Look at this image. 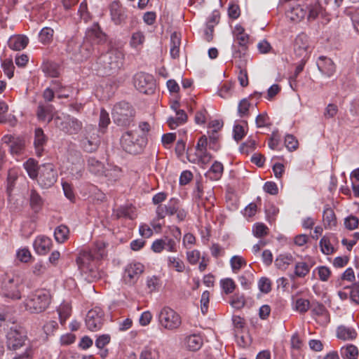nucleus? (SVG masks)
Returning a JSON list of instances; mask_svg holds the SVG:
<instances>
[{"mask_svg": "<svg viewBox=\"0 0 359 359\" xmlns=\"http://www.w3.org/2000/svg\"><path fill=\"white\" fill-rule=\"evenodd\" d=\"M105 39V34L101 31L99 25L94 24L88 29L86 38L83 43L71 39L67 43L66 50L72 55L74 60L82 62L89 58L94 51L92 41L99 43Z\"/></svg>", "mask_w": 359, "mask_h": 359, "instance_id": "f257e3e1", "label": "nucleus"}, {"mask_svg": "<svg viewBox=\"0 0 359 359\" xmlns=\"http://www.w3.org/2000/svg\"><path fill=\"white\" fill-rule=\"evenodd\" d=\"M105 255V244L97 243L95 246L90 250L81 251L76 259L78 268L81 273L87 275L86 278L95 280L100 278L97 271V262Z\"/></svg>", "mask_w": 359, "mask_h": 359, "instance_id": "f03ea898", "label": "nucleus"}, {"mask_svg": "<svg viewBox=\"0 0 359 359\" xmlns=\"http://www.w3.org/2000/svg\"><path fill=\"white\" fill-rule=\"evenodd\" d=\"M124 55L117 48H111L97 60V72L102 76L116 74L123 65Z\"/></svg>", "mask_w": 359, "mask_h": 359, "instance_id": "7ed1b4c3", "label": "nucleus"}, {"mask_svg": "<svg viewBox=\"0 0 359 359\" xmlns=\"http://www.w3.org/2000/svg\"><path fill=\"white\" fill-rule=\"evenodd\" d=\"M120 143L126 152L136 155L143 151L147 140L144 135H140L137 132L128 130L123 133Z\"/></svg>", "mask_w": 359, "mask_h": 359, "instance_id": "20e7f679", "label": "nucleus"}, {"mask_svg": "<svg viewBox=\"0 0 359 359\" xmlns=\"http://www.w3.org/2000/svg\"><path fill=\"white\" fill-rule=\"evenodd\" d=\"M50 303L49 292L45 290H39L30 294L24 302L25 309L32 313H40L44 311Z\"/></svg>", "mask_w": 359, "mask_h": 359, "instance_id": "39448f33", "label": "nucleus"}, {"mask_svg": "<svg viewBox=\"0 0 359 359\" xmlns=\"http://www.w3.org/2000/svg\"><path fill=\"white\" fill-rule=\"evenodd\" d=\"M135 109L126 102H120L116 104L113 108L112 118L118 126L128 127L133 121Z\"/></svg>", "mask_w": 359, "mask_h": 359, "instance_id": "423d86ee", "label": "nucleus"}, {"mask_svg": "<svg viewBox=\"0 0 359 359\" xmlns=\"http://www.w3.org/2000/svg\"><path fill=\"white\" fill-rule=\"evenodd\" d=\"M156 213L158 219H164L166 216L176 215L178 222H182L185 219L187 212L180 207V200L176 198H170L165 205L157 206Z\"/></svg>", "mask_w": 359, "mask_h": 359, "instance_id": "0eeeda50", "label": "nucleus"}, {"mask_svg": "<svg viewBox=\"0 0 359 359\" xmlns=\"http://www.w3.org/2000/svg\"><path fill=\"white\" fill-rule=\"evenodd\" d=\"M38 184L43 189H48L54 185L57 180V172L52 163H43L39 165Z\"/></svg>", "mask_w": 359, "mask_h": 359, "instance_id": "6e6552de", "label": "nucleus"}, {"mask_svg": "<svg viewBox=\"0 0 359 359\" xmlns=\"http://www.w3.org/2000/svg\"><path fill=\"white\" fill-rule=\"evenodd\" d=\"M159 324L165 329H177L182 323L180 316L170 307L163 308L158 313Z\"/></svg>", "mask_w": 359, "mask_h": 359, "instance_id": "1a4fd4ad", "label": "nucleus"}, {"mask_svg": "<svg viewBox=\"0 0 359 359\" xmlns=\"http://www.w3.org/2000/svg\"><path fill=\"white\" fill-rule=\"evenodd\" d=\"M133 84L137 90L144 94L154 92L156 81L151 74L140 72L133 77Z\"/></svg>", "mask_w": 359, "mask_h": 359, "instance_id": "9d476101", "label": "nucleus"}, {"mask_svg": "<svg viewBox=\"0 0 359 359\" xmlns=\"http://www.w3.org/2000/svg\"><path fill=\"white\" fill-rule=\"evenodd\" d=\"M55 123L57 128L69 135L77 134L82 128V123L70 116H57Z\"/></svg>", "mask_w": 359, "mask_h": 359, "instance_id": "9b49d317", "label": "nucleus"}, {"mask_svg": "<svg viewBox=\"0 0 359 359\" xmlns=\"http://www.w3.org/2000/svg\"><path fill=\"white\" fill-rule=\"evenodd\" d=\"M20 280L18 277L13 276H6L2 281L1 293L8 298L18 299H20L19 286Z\"/></svg>", "mask_w": 359, "mask_h": 359, "instance_id": "f8f14e48", "label": "nucleus"}, {"mask_svg": "<svg viewBox=\"0 0 359 359\" xmlns=\"http://www.w3.org/2000/svg\"><path fill=\"white\" fill-rule=\"evenodd\" d=\"M6 344L8 349L16 351L23 346L27 340V336L22 329L11 327L6 334Z\"/></svg>", "mask_w": 359, "mask_h": 359, "instance_id": "ddd939ff", "label": "nucleus"}, {"mask_svg": "<svg viewBox=\"0 0 359 359\" xmlns=\"http://www.w3.org/2000/svg\"><path fill=\"white\" fill-rule=\"evenodd\" d=\"M104 321V312L100 307H95L90 310L86 318V325L90 331L100 330Z\"/></svg>", "mask_w": 359, "mask_h": 359, "instance_id": "4468645a", "label": "nucleus"}, {"mask_svg": "<svg viewBox=\"0 0 359 359\" xmlns=\"http://www.w3.org/2000/svg\"><path fill=\"white\" fill-rule=\"evenodd\" d=\"M2 141L9 147L11 154L20 155L25 148V137L15 135H6L3 137Z\"/></svg>", "mask_w": 359, "mask_h": 359, "instance_id": "2eb2a0df", "label": "nucleus"}, {"mask_svg": "<svg viewBox=\"0 0 359 359\" xmlns=\"http://www.w3.org/2000/svg\"><path fill=\"white\" fill-rule=\"evenodd\" d=\"M143 271L144 266L142 264L139 262L130 263L127 265L125 269L124 280L128 284L133 285L137 281Z\"/></svg>", "mask_w": 359, "mask_h": 359, "instance_id": "dca6fc26", "label": "nucleus"}, {"mask_svg": "<svg viewBox=\"0 0 359 359\" xmlns=\"http://www.w3.org/2000/svg\"><path fill=\"white\" fill-rule=\"evenodd\" d=\"M109 10L111 19L116 25H121L125 22L127 18L126 11L119 2H112L110 4Z\"/></svg>", "mask_w": 359, "mask_h": 359, "instance_id": "f3484780", "label": "nucleus"}, {"mask_svg": "<svg viewBox=\"0 0 359 359\" xmlns=\"http://www.w3.org/2000/svg\"><path fill=\"white\" fill-rule=\"evenodd\" d=\"M47 142L48 137L45 135L42 128H36L34 130V147L37 156L40 157L43 155Z\"/></svg>", "mask_w": 359, "mask_h": 359, "instance_id": "a211bd4d", "label": "nucleus"}, {"mask_svg": "<svg viewBox=\"0 0 359 359\" xmlns=\"http://www.w3.org/2000/svg\"><path fill=\"white\" fill-rule=\"evenodd\" d=\"M319 71L324 75L330 77L335 71L336 67L333 61L325 56H320L317 62Z\"/></svg>", "mask_w": 359, "mask_h": 359, "instance_id": "6ab92c4d", "label": "nucleus"}, {"mask_svg": "<svg viewBox=\"0 0 359 359\" xmlns=\"http://www.w3.org/2000/svg\"><path fill=\"white\" fill-rule=\"evenodd\" d=\"M53 245L52 241L48 237L42 236L37 237L34 242L36 252L41 255L47 254Z\"/></svg>", "mask_w": 359, "mask_h": 359, "instance_id": "aec40b11", "label": "nucleus"}, {"mask_svg": "<svg viewBox=\"0 0 359 359\" xmlns=\"http://www.w3.org/2000/svg\"><path fill=\"white\" fill-rule=\"evenodd\" d=\"M309 48V38L302 33L299 34L294 41V49L295 53L299 57H305Z\"/></svg>", "mask_w": 359, "mask_h": 359, "instance_id": "412c9836", "label": "nucleus"}, {"mask_svg": "<svg viewBox=\"0 0 359 359\" xmlns=\"http://www.w3.org/2000/svg\"><path fill=\"white\" fill-rule=\"evenodd\" d=\"M53 105L40 103L36 111L38 119L40 121L50 122L53 119Z\"/></svg>", "mask_w": 359, "mask_h": 359, "instance_id": "4be33fe9", "label": "nucleus"}, {"mask_svg": "<svg viewBox=\"0 0 359 359\" xmlns=\"http://www.w3.org/2000/svg\"><path fill=\"white\" fill-rule=\"evenodd\" d=\"M28 42L29 39L26 36L18 35L11 37L8 41V45L12 50H20L27 46Z\"/></svg>", "mask_w": 359, "mask_h": 359, "instance_id": "5701e85b", "label": "nucleus"}, {"mask_svg": "<svg viewBox=\"0 0 359 359\" xmlns=\"http://www.w3.org/2000/svg\"><path fill=\"white\" fill-rule=\"evenodd\" d=\"M232 48L233 49V57L235 60L237 67L238 69L245 68L248 62L246 57V51L248 48H240L239 49H237L236 45H233Z\"/></svg>", "mask_w": 359, "mask_h": 359, "instance_id": "b1692460", "label": "nucleus"}, {"mask_svg": "<svg viewBox=\"0 0 359 359\" xmlns=\"http://www.w3.org/2000/svg\"><path fill=\"white\" fill-rule=\"evenodd\" d=\"M224 171V166L222 163L215 161L208 171L205 173V177L210 180H218L221 178Z\"/></svg>", "mask_w": 359, "mask_h": 359, "instance_id": "393cba45", "label": "nucleus"}, {"mask_svg": "<svg viewBox=\"0 0 359 359\" xmlns=\"http://www.w3.org/2000/svg\"><path fill=\"white\" fill-rule=\"evenodd\" d=\"M235 40L238 41L240 48H248L249 36L245 33L244 28L241 25H236L234 30Z\"/></svg>", "mask_w": 359, "mask_h": 359, "instance_id": "a878e982", "label": "nucleus"}, {"mask_svg": "<svg viewBox=\"0 0 359 359\" xmlns=\"http://www.w3.org/2000/svg\"><path fill=\"white\" fill-rule=\"evenodd\" d=\"M187 121V115L183 109L177 110L175 117L168 118L167 122L171 129L176 128L178 126L184 123Z\"/></svg>", "mask_w": 359, "mask_h": 359, "instance_id": "bb28decb", "label": "nucleus"}, {"mask_svg": "<svg viewBox=\"0 0 359 359\" xmlns=\"http://www.w3.org/2000/svg\"><path fill=\"white\" fill-rule=\"evenodd\" d=\"M307 14V10H306L302 6L297 5L291 8L287 13V16L292 21L299 22L303 20Z\"/></svg>", "mask_w": 359, "mask_h": 359, "instance_id": "cd10ccee", "label": "nucleus"}, {"mask_svg": "<svg viewBox=\"0 0 359 359\" xmlns=\"http://www.w3.org/2000/svg\"><path fill=\"white\" fill-rule=\"evenodd\" d=\"M337 336L343 340H353L356 338L357 332L353 328L341 325L337 328Z\"/></svg>", "mask_w": 359, "mask_h": 359, "instance_id": "c85d7f7f", "label": "nucleus"}, {"mask_svg": "<svg viewBox=\"0 0 359 359\" xmlns=\"http://www.w3.org/2000/svg\"><path fill=\"white\" fill-rule=\"evenodd\" d=\"M87 165L90 172L98 175H107V174L105 173V171L104 170L103 164L98 160L95 159V158L90 157L88 159Z\"/></svg>", "mask_w": 359, "mask_h": 359, "instance_id": "c756f323", "label": "nucleus"}, {"mask_svg": "<svg viewBox=\"0 0 359 359\" xmlns=\"http://www.w3.org/2000/svg\"><path fill=\"white\" fill-rule=\"evenodd\" d=\"M23 167L31 179L35 180L37 178L39 165H38L36 161L34 158H29L23 163Z\"/></svg>", "mask_w": 359, "mask_h": 359, "instance_id": "7c9ffc66", "label": "nucleus"}, {"mask_svg": "<svg viewBox=\"0 0 359 359\" xmlns=\"http://www.w3.org/2000/svg\"><path fill=\"white\" fill-rule=\"evenodd\" d=\"M181 40L177 33H173L170 37V53L172 58H177L180 55V46Z\"/></svg>", "mask_w": 359, "mask_h": 359, "instance_id": "2f4dec72", "label": "nucleus"}, {"mask_svg": "<svg viewBox=\"0 0 359 359\" xmlns=\"http://www.w3.org/2000/svg\"><path fill=\"white\" fill-rule=\"evenodd\" d=\"M186 343L189 350L196 351L201 348L203 339L199 335L193 334L187 338Z\"/></svg>", "mask_w": 359, "mask_h": 359, "instance_id": "473e14b6", "label": "nucleus"}, {"mask_svg": "<svg viewBox=\"0 0 359 359\" xmlns=\"http://www.w3.org/2000/svg\"><path fill=\"white\" fill-rule=\"evenodd\" d=\"M30 205L34 212H39L43 206V201L41 196L36 190L32 189L30 191Z\"/></svg>", "mask_w": 359, "mask_h": 359, "instance_id": "72a5a7b5", "label": "nucleus"}, {"mask_svg": "<svg viewBox=\"0 0 359 359\" xmlns=\"http://www.w3.org/2000/svg\"><path fill=\"white\" fill-rule=\"evenodd\" d=\"M293 259L294 258L290 254H281L276 259L275 264L278 269L285 270L293 262Z\"/></svg>", "mask_w": 359, "mask_h": 359, "instance_id": "f704fd0d", "label": "nucleus"}, {"mask_svg": "<svg viewBox=\"0 0 359 359\" xmlns=\"http://www.w3.org/2000/svg\"><path fill=\"white\" fill-rule=\"evenodd\" d=\"M69 229L65 225H60L55 228L54 231V236L55 241L59 243H64L66 240H67L69 236Z\"/></svg>", "mask_w": 359, "mask_h": 359, "instance_id": "c9c22d12", "label": "nucleus"}, {"mask_svg": "<svg viewBox=\"0 0 359 359\" xmlns=\"http://www.w3.org/2000/svg\"><path fill=\"white\" fill-rule=\"evenodd\" d=\"M323 222L325 227H332L336 225V216L333 210L327 206L323 211Z\"/></svg>", "mask_w": 359, "mask_h": 359, "instance_id": "e433bc0d", "label": "nucleus"}, {"mask_svg": "<svg viewBox=\"0 0 359 359\" xmlns=\"http://www.w3.org/2000/svg\"><path fill=\"white\" fill-rule=\"evenodd\" d=\"M53 34L54 30L52 28L43 27L39 34V41L44 45L50 43L53 41Z\"/></svg>", "mask_w": 359, "mask_h": 359, "instance_id": "4c0bfd02", "label": "nucleus"}, {"mask_svg": "<svg viewBox=\"0 0 359 359\" xmlns=\"http://www.w3.org/2000/svg\"><path fill=\"white\" fill-rule=\"evenodd\" d=\"M160 353L157 348L146 346L142 351L140 359H159Z\"/></svg>", "mask_w": 359, "mask_h": 359, "instance_id": "58836bf2", "label": "nucleus"}, {"mask_svg": "<svg viewBox=\"0 0 359 359\" xmlns=\"http://www.w3.org/2000/svg\"><path fill=\"white\" fill-rule=\"evenodd\" d=\"M341 353L344 359H356L358 355V350L355 346L350 344L346 347H343Z\"/></svg>", "mask_w": 359, "mask_h": 359, "instance_id": "ea45409f", "label": "nucleus"}, {"mask_svg": "<svg viewBox=\"0 0 359 359\" xmlns=\"http://www.w3.org/2000/svg\"><path fill=\"white\" fill-rule=\"evenodd\" d=\"M99 146V140L97 138L89 140L84 138L81 140V147L87 152H93L97 150Z\"/></svg>", "mask_w": 359, "mask_h": 359, "instance_id": "a19ab883", "label": "nucleus"}, {"mask_svg": "<svg viewBox=\"0 0 359 359\" xmlns=\"http://www.w3.org/2000/svg\"><path fill=\"white\" fill-rule=\"evenodd\" d=\"M168 266L170 268L175 269L177 272H183L185 269V265L183 261L178 257H168Z\"/></svg>", "mask_w": 359, "mask_h": 359, "instance_id": "79ce46f5", "label": "nucleus"}, {"mask_svg": "<svg viewBox=\"0 0 359 359\" xmlns=\"http://www.w3.org/2000/svg\"><path fill=\"white\" fill-rule=\"evenodd\" d=\"M307 18L309 21L316 20L319 15H324L323 7L320 4L311 6L308 11Z\"/></svg>", "mask_w": 359, "mask_h": 359, "instance_id": "37998d69", "label": "nucleus"}, {"mask_svg": "<svg viewBox=\"0 0 359 359\" xmlns=\"http://www.w3.org/2000/svg\"><path fill=\"white\" fill-rule=\"evenodd\" d=\"M212 158V156L206 150L196 151V158L192 161L193 162L201 163L202 164H207Z\"/></svg>", "mask_w": 359, "mask_h": 359, "instance_id": "c03bdc74", "label": "nucleus"}, {"mask_svg": "<svg viewBox=\"0 0 359 359\" xmlns=\"http://www.w3.org/2000/svg\"><path fill=\"white\" fill-rule=\"evenodd\" d=\"M310 267L306 262H297L294 267V275L299 278L305 277L309 272Z\"/></svg>", "mask_w": 359, "mask_h": 359, "instance_id": "a18cd8bd", "label": "nucleus"}, {"mask_svg": "<svg viewBox=\"0 0 359 359\" xmlns=\"http://www.w3.org/2000/svg\"><path fill=\"white\" fill-rule=\"evenodd\" d=\"M231 266L234 273H238L243 266L246 265L245 260L241 256H233L230 259Z\"/></svg>", "mask_w": 359, "mask_h": 359, "instance_id": "49530a36", "label": "nucleus"}, {"mask_svg": "<svg viewBox=\"0 0 359 359\" xmlns=\"http://www.w3.org/2000/svg\"><path fill=\"white\" fill-rule=\"evenodd\" d=\"M116 218L125 217L130 219H133L132 208L128 206H121L114 210Z\"/></svg>", "mask_w": 359, "mask_h": 359, "instance_id": "de8ad7c7", "label": "nucleus"}, {"mask_svg": "<svg viewBox=\"0 0 359 359\" xmlns=\"http://www.w3.org/2000/svg\"><path fill=\"white\" fill-rule=\"evenodd\" d=\"M321 251L325 255H331L334 252V248L331 244L328 238L324 236L320 241Z\"/></svg>", "mask_w": 359, "mask_h": 359, "instance_id": "09e8293b", "label": "nucleus"}, {"mask_svg": "<svg viewBox=\"0 0 359 359\" xmlns=\"http://www.w3.org/2000/svg\"><path fill=\"white\" fill-rule=\"evenodd\" d=\"M68 161L73 165H83L82 155L79 151L71 150L69 151Z\"/></svg>", "mask_w": 359, "mask_h": 359, "instance_id": "8fccbe9b", "label": "nucleus"}, {"mask_svg": "<svg viewBox=\"0 0 359 359\" xmlns=\"http://www.w3.org/2000/svg\"><path fill=\"white\" fill-rule=\"evenodd\" d=\"M311 304L308 299L299 298L295 302V309L301 313H306L310 308Z\"/></svg>", "mask_w": 359, "mask_h": 359, "instance_id": "3c124183", "label": "nucleus"}, {"mask_svg": "<svg viewBox=\"0 0 359 359\" xmlns=\"http://www.w3.org/2000/svg\"><path fill=\"white\" fill-rule=\"evenodd\" d=\"M144 41V34L140 32H137L133 34L130 43L132 47L137 48L143 44Z\"/></svg>", "mask_w": 359, "mask_h": 359, "instance_id": "603ef678", "label": "nucleus"}, {"mask_svg": "<svg viewBox=\"0 0 359 359\" xmlns=\"http://www.w3.org/2000/svg\"><path fill=\"white\" fill-rule=\"evenodd\" d=\"M220 283L224 292L226 294L232 293L236 288V284L231 278H228L223 279L221 280Z\"/></svg>", "mask_w": 359, "mask_h": 359, "instance_id": "864d4df0", "label": "nucleus"}, {"mask_svg": "<svg viewBox=\"0 0 359 359\" xmlns=\"http://www.w3.org/2000/svg\"><path fill=\"white\" fill-rule=\"evenodd\" d=\"M230 304L233 308L240 309L245 306V297L243 294H236L232 297Z\"/></svg>", "mask_w": 359, "mask_h": 359, "instance_id": "5fc2aeb1", "label": "nucleus"}, {"mask_svg": "<svg viewBox=\"0 0 359 359\" xmlns=\"http://www.w3.org/2000/svg\"><path fill=\"white\" fill-rule=\"evenodd\" d=\"M269 229L266 225L261 223L256 224L253 227V233L257 238L263 237L268 234Z\"/></svg>", "mask_w": 359, "mask_h": 359, "instance_id": "6e6d98bb", "label": "nucleus"}, {"mask_svg": "<svg viewBox=\"0 0 359 359\" xmlns=\"http://www.w3.org/2000/svg\"><path fill=\"white\" fill-rule=\"evenodd\" d=\"M250 104L248 99L244 98L241 100L238 104V112L240 116L243 117L248 114L249 107Z\"/></svg>", "mask_w": 359, "mask_h": 359, "instance_id": "4d7b16f0", "label": "nucleus"}, {"mask_svg": "<svg viewBox=\"0 0 359 359\" xmlns=\"http://www.w3.org/2000/svg\"><path fill=\"white\" fill-rule=\"evenodd\" d=\"M258 286L260 291L266 294L271 290V280L265 277H262L259 279Z\"/></svg>", "mask_w": 359, "mask_h": 359, "instance_id": "13d9d810", "label": "nucleus"}, {"mask_svg": "<svg viewBox=\"0 0 359 359\" xmlns=\"http://www.w3.org/2000/svg\"><path fill=\"white\" fill-rule=\"evenodd\" d=\"M43 72L45 74L50 77H57L60 74L58 69L57 67L52 64H47L43 67Z\"/></svg>", "mask_w": 359, "mask_h": 359, "instance_id": "bf43d9fd", "label": "nucleus"}, {"mask_svg": "<svg viewBox=\"0 0 359 359\" xmlns=\"http://www.w3.org/2000/svg\"><path fill=\"white\" fill-rule=\"evenodd\" d=\"M210 299V292L205 291L203 292L201 299V309L203 315L206 314L208 310V304Z\"/></svg>", "mask_w": 359, "mask_h": 359, "instance_id": "052dcab7", "label": "nucleus"}, {"mask_svg": "<svg viewBox=\"0 0 359 359\" xmlns=\"http://www.w3.org/2000/svg\"><path fill=\"white\" fill-rule=\"evenodd\" d=\"M285 144L289 151H294L298 147V142L293 135H287L285 138Z\"/></svg>", "mask_w": 359, "mask_h": 359, "instance_id": "680f3d73", "label": "nucleus"}, {"mask_svg": "<svg viewBox=\"0 0 359 359\" xmlns=\"http://www.w3.org/2000/svg\"><path fill=\"white\" fill-rule=\"evenodd\" d=\"M110 123L109 115L108 112L102 109L100 114L99 126L102 128H105L108 126Z\"/></svg>", "mask_w": 359, "mask_h": 359, "instance_id": "e2e57ef3", "label": "nucleus"}, {"mask_svg": "<svg viewBox=\"0 0 359 359\" xmlns=\"http://www.w3.org/2000/svg\"><path fill=\"white\" fill-rule=\"evenodd\" d=\"M358 219L353 215H350L349 217H346L344 221V225L346 228L349 230H353L356 229L358 226Z\"/></svg>", "mask_w": 359, "mask_h": 359, "instance_id": "0e129e2a", "label": "nucleus"}, {"mask_svg": "<svg viewBox=\"0 0 359 359\" xmlns=\"http://www.w3.org/2000/svg\"><path fill=\"white\" fill-rule=\"evenodd\" d=\"M351 289L350 297L353 302L359 304V283H354L351 286L348 287Z\"/></svg>", "mask_w": 359, "mask_h": 359, "instance_id": "69168bd1", "label": "nucleus"}, {"mask_svg": "<svg viewBox=\"0 0 359 359\" xmlns=\"http://www.w3.org/2000/svg\"><path fill=\"white\" fill-rule=\"evenodd\" d=\"M164 249L169 252H177V242L170 238H163Z\"/></svg>", "mask_w": 359, "mask_h": 359, "instance_id": "338daca9", "label": "nucleus"}, {"mask_svg": "<svg viewBox=\"0 0 359 359\" xmlns=\"http://www.w3.org/2000/svg\"><path fill=\"white\" fill-rule=\"evenodd\" d=\"M111 340L110 335L109 334H102L97 337L95 341V346L100 348H103L106 345H107Z\"/></svg>", "mask_w": 359, "mask_h": 359, "instance_id": "774afa93", "label": "nucleus"}]
</instances>
